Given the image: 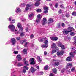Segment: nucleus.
<instances>
[{
  "label": "nucleus",
  "mask_w": 76,
  "mask_h": 76,
  "mask_svg": "<svg viewBox=\"0 0 76 76\" xmlns=\"http://www.w3.org/2000/svg\"><path fill=\"white\" fill-rule=\"evenodd\" d=\"M38 40L40 42H42L44 41V43L45 44H48V39L46 38H42L41 39L40 38H39L38 39Z\"/></svg>",
  "instance_id": "obj_3"
},
{
  "label": "nucleus",
  "mask_w": 76,
  "mask_h": 76,
  "mask_svg": "<svg viewBox=\"0 0 76 76\" xmlns=\"http://www.w3.org/2000/svg\"><path fill=\"white\" fill-rule=\"evenodd\" d=\"M48 47V45L47 44L41 46V47L42 48H47Z\"/></svg>",
  "instance_id": "obj_20"
},
{
  "label": "nucleus",
  "mask_w": 76,
  "mask_h": 76,
  "mask_svg": "<svg viewBox=\"0 0 76 76\" xmlns=\"http://www.w3.org/2000/svg\"><path fill=\"white\" fill-rule=\"evenodd\" d=\"M66 60L67 61H71V58L69 57H68L66 58Z\"/></svg>",
  "instance_id": "obj_32"
},
{
  "label": "nucleus",
  "mask_w": 76,
  "mask_h": 76,
  "mask_svg": "<svg viewBox=\"0 0 76 76\" xmlns=\"http://www.w3.org/2000/svg\"><path fill=\"white\" fill-rule=\"evenodd\" d=\"M48 66L47 65L45 66L44 67V70H48Z\"/></svg>",
  "instance_id": "obj_29"
},
{
  "label": "nucleus",
  "mask_w": 76,
  "mask_h": 76,
  "mask_svg": "<svg viewBox=\"0 0 76 76\" xmlns=\"http://www.w3.org/2000/svg\"><path fill=\"white\" fill-rule=\"evenodd\" d=\"M47 19H46V18H43V20L42 21V23L43 25H45V23H47Z\"/></svg>",
  "instance_id": "obj_11"
},
{
  "label": "nucleus",
  "mask_w": 76,
  "mask_h": 76,
  "mask_svg": "<svg viewBox=\"0 0 76 76\" xmlns=\"http://www.w3.org/2000/svg\"><path fill=\"white\" fill-rule=\"evenodd\" d=\"M40 73H41V75H43V74H44V73L42 72H40Z\"/></svg>",
  "instance_id": "obj_63"
},
{
  "label": "nucleus",
  "mask_w": 76,
  "mask_h": 76,
  "mask_svg": "<svg viewBox=\"0 0 76 76\" xmlns=\"http://www.w3.org/2000/svg\"><path fill=\"white\" fill-rule=\"evenodd\" d=\"M53 22V19L50 18L48 20V23H51V22Z\"/></svg>",
  "instance_id": "obj_22"
},
{
  "label": "nucleus",
  "mask_w": 76,
  "mask_h": 76,
  "mask_svg": "<svg viewBox=\"0 0 76 76\" xmlns=\"http://www.w3.org/2000/svg\"><path fill=\"white\" fill-rule=\"evenodd\" d=\"M65 71V69H63L61 71V72L62 73H63Z\"/></svg>",
  "instance_id": "obj_57"
},
{
  "label": "nucleus",
  "mask_w": 76,
  "mask_h": 76,
  "mask_svg": "<svg viewBox=\"0 0 76 76\" xmlns=\"http://www.w3.org/2000/svg\"><path fill=\"white\" fill-rule=\"evenodd\" d=\"M61 13H62L61 10H59V11H58V13H59V14H61Z\"/></svg>",
  "instance_id": "obj_51"
},
{
  "label": "nucleus",
  "mask_w": 76,
  "mask_h": 76,
  "mask_svg": "<svg viewBox=\"0 0 76 76\" xmlns=\"http://www.w3.org/2000/svg\"><path fill=\"white\" fill-rule=\"evenodd\" d=\"M67 69H66V73H67V74L69 73H70V69H68L67 68V67H66Z\"/></svg>",
  "instance_id": "obj_31"
},
{
  "label": "nucleus",
  "mask_w": 76,
  "mask_h": 76,
  "mask_svg": "<svg viewBox=\"0 0 76 76\" xmlns=\"http://www.w3.org/2000/svg\"><path fill=\"white\" fill-rule=\"evenodd\" d=\"M33 16H34V14H33L28 15V18H32Z\"/></svg>",
  "instance_id": "obj_26"
},
{
  "label": "nucleus",
  "mask_w": 76,
  "mask_h": 76,
  "mask_svg": "<svg viewBox=\"0 0 76 76\" xmlns=\"http://www.w3.org/2000/svg\"><path fill=\"white\" fill-rule=\"evenodd\" d=\"M25 33L24 32H22L20 34V37H23V36H24L25 35Z\"/></svg>",
  "instance_id": "obj_30"
},
{
  "label": "nucleus",
  "mask_w": 76,
  "mask_h": 76,
  "mask_svg": "<svg viewBox=\"0 0 76 76\" xmlns=\"http://www.w3.org/2000/svg\"><path fill=\"white\" fill-rule=\"evenodd\" d=\"M49 5L50 6L51 8H52V9H53V10H54V9H53V6L52 5V4L50 3L49 4Z\"/></svg>",
  "instance_id": "obj_42"
},
{
  "label": "nucleus",
  "mask_w": 76,
  "mask_h": 76,
  "mask_svg": "<svg viewBox=\"0 0 76 76\" xmlns=\"http://www.w3.org/2000/svg\"><path fill=\"white\" fill-rule=\"evenodd\" d=\"M59 64L60 63L58 62H56L55 63L54 65L55 66H58L59 65Z\"/></svg>",
  "instance_id": "obj_28"
},
{
  "label": "nucleus",
  "mask_w": 76,
  "mask_h": 76,
  "mask_svg": "<svg viewBox=\"0 0 76 76\" xmlns=\"http://www.w3.org/2000/svg\"><path fill=\"white\" fill-rule=\"evenodd\" d=\"M15 12L17 13H20V12H21V10L20 8L17 7L16 9Z\"/></svg>",
  "instance_id": "obj_13"
},
{
  "label": "nucleus",
  "mask_w": 76,
  "mask_h": 76,
  "mask_svg": "<svg viewBox=\"0 0 76 76\" xmlns=\"http://www.w3.org/2000/svg\"><path fill=\"white\" fill-rule=\"evenodd\" d=\"M66 38L68 39H71V37H69V36H66Z\"/></svg>",
  "instance_id": "obj_46"
},
{
  "label": "nucleus",
  "mask_w": 76,
  "mask_h": 76,
  "mask_svg": "<svg viewBox=\"0 0 76 76\" xmlns=\"http://www.w3.org/2000/svg\"><path fill=\"white\" fill-rule=\"evenodd\" d=\"M34 38V36L33 34H31L30 36V38L32 39V38Z\"/></svg>",
  "instance_id": "obj_48"
},
{
  "label": "nucleus",
  "mask_w": 76,
  "mask_h": 76,
  "mask_svg": "<svg viewBox=\"0 0 76 76\" xmlns=\"http://www.w3.org/2000/svg\"><path fill=\"white\" fill-rule=\"evenodd\" d=\"M70 35L71 36H75V33L74 32H72L70 33Z\"/></svg>",
  "instance_id": "obj_25"
},
{
  "label": "nucleus",
  "mask_w": 76,
  "mask_h": 76,
  "mask_svg": "<svg viewBox=\"0 0 76 76\" xmlns=\"http://www.w3.org/2000/svg\"><path fill=\"white\" fill-rule=\"evenodd\" d=\"M17 40V41H19V39H20V38L19 37H17L16 38Z\"/></svg>",
  "instance_id": "obj_61"
},
{
  "label": "nucleus",
  "mask_w": 76,
  "mask_h": 76,
  "mask_svg": "<svg viewBox=\"0 0 76 76\" xmlns=\"http://www.w3.org/2000/svg\"><path fill=\"white\" fill-rule=\"evenodd\" d=\"M17 58L18 59V61H20L22 60V58H21V56H20V55H18L17 56Z\"/></svg>",
  "instance_id": "obj_16"
},
{
  "label": "nucleus",
  "mask_w": 76,
  "mask_h": 76,
  "mask_svg": "<svg viewBox=\"0 0 76 76\" xmlns=\"http://www.w3.org/2000/svg\"><path fill=\"white\" fill-rule=\"evenodd\" d=\"M26 40H21L20 41V43L21 44H23V42H26Z\"/></svg>",
  "instance_id": "obj_33"
},
{
  "label": "nucleus",
  "mask_w": 76,
  "mask_h": 76,
  "mask_svg": "<svg viewBox=\"0 0 76 76\" xmlns=\"http://www.w3.org/2000/svg\"><path fill=\"white\" fill-rule=\"evenodd\" d=\"M8 28L10 29L11 32H13L15 31H17V30L15 29V26L13 24L9 25Z\"/></svg>",
  "instance_id": "obj_2"
},
{
  "label": "nucleus",
  "mask_w": 76,
  "mask_h": 76,
  "mask_svg": "<svg viewBox=\"0 0 76 76\" xmlns=\"http://www.w3.org/2000/svg\"><path fill=\"white\" fill-rule=\"evenodd\" d=\"M26 32H29V28H28V27H26Z\"/></svg>",
  "instance_id": "obj_47"
},
{
  "label": "nucleus",
  "mask_w": 76,
  "mask_h": 76,
  "mask_svg": "<svg viewBox=\"0 0 76 76\" xmlns=\"http://www.w3.org/2000/svg\"><path fill=\"white\" fill-rule=\"evenodd\" d=\"M61 25L62 27H63V28H64V27H66V26L65 25V24L63 23H61Z\"/></svg>",
  "instance_id": "obj_41"
},
{
  "label": "nucleus",
  "mask_w": 76,
  "mask_h": 76,
  "mask_svg": "<svg viewBox=\"0 0 76 76\" xmlns=\"http://www.w3.org/2000/svg\"><path fill=\"white\" fill-rule=\"evenodd\" d=\"M17 27L18 28H19L20 31H22L23 30V28L22 27V25L21 23H18L17 24Z\"/></svg>",
  "instance_id": "obj_5"
},
{
  "label": "nucleus",
  "mask_w": 76,
  "mask_h": 76,
  "mask_svg": "<svg viewBox=\"0 0 76 76\" xmlns=\"http://www.w3.org/2000/svg\"><path fill=\"white\" fill-rule=\"evenodd\" d=\"M10 42L11 43H12V45H15L16 44V40L15 38H12L11 39Z\"/></svg>",
  "instance_id": "obj_7"
},
{
  "label": "nucleus",
  "mask_w": 76,
  "mask_h": 76,
  "mask_svg": "<svg viewBox=\"0 0 76 76\" xmlns=\"http://www.w3.org/2000/svg\"><path fill=\"white\" fill-rule=\"evenodd\" d=\"M64 53V52L63 50H61L60 52H57V54L58 56H60V55H63Z\"/></svg>",
  "instance_id": "obj_14"
},
{
  "label": "nucleus",
  "mask_w": 76,
  "mask_h": 76,
  "mask_svg": "<svg viewBox=\"0 0 76 76\" xmlns=\"http://www.w3.org/2000/svg\"><path fill=\"white\" fill-rule=\"evenodd\" d=\"M36 11L37 12H41V9H38L36 10Z\"/></svg>",
  "instance_id": "obj_38"
},
{
  "label": "nucleus",
  "mask_w": 76,
  "mask_h": 76,
  "mask_svg": "<svg viewBox=\"0 0 76 76\" xmlns=\"http://www.w3.org/2000/svg\"><path fill=\"white\" fill-rule=\"evenodd\" d=\"M31 71L32 73H34V72L36 70L34 68V67H31Z\"/></svg>",
  "instance_id": "obj_21"
},
{
  "label": "nucleus",
  "mask_w": 76,
  "mask_h": 76,
  "mask_svg": "<svg viewBox=\"0 0 76 76\" xmlns=\"http://www.w3.org/2000/svg\"><path fill=\"white\" fill-rule=\"evenodd\" d=\"M75 68H73L71 69V70L72 72H74V71H75Z\"/></svg>",
  "instance_id": "obj_49"
},
{
  "label": "nucleus",
  "mask_w": 76,
  "mask_h": 76,
  "mask_svg": "<svg viewBox=\"0 0 76 76\" xmlns=\"http://www.w3.org/2000/svg\"><path fill=\"white\" fill-rule=\"evenodd\" d=\"M44 55H47V52L46 51H45L44 52Z\"/></svg>",
  "instance_id": "obj_59"
},
{
  "label": "nucleus",
  "mask_w": 76,
  "mask_h": 76,
  "mask_svg": "<svg viewBox=\"0 0 76 76\" xmlns=\"http://www.w3.org/2000/svg\"><path fill=\"white\" fill-rule=\"evenodd\" d=\"M58 3H56L55 5V7H56V8H57V7H58Z\"/></svg>",
  "instance_id": "obj_40"
},
{
  "label": "nucleus",
  "mask_w": 76,
  "mask_h": 76,
  "mask_svg": "<svg viewBox=\"0 0 76 76\" xmlns=\"http://www.w3.org/2000/svg\"><path fill=\"white\" fill-rule=\"evenodd\" d=\"M56 52V50H52L51 52V54H54V53Z\"/></svg>",
  "instance_id": "obj_43"
},
{
  "label": "nucleus",
  "mask_w": 76,
  "mask_h": 76,
  "mask_svg": "<svg viewBox=\"0 0 76 76\" xmlns=\"http://www.w3.org/2000/svg\"><path fill=\"white\" fill-rule=\"evenodd\" d=\"M21 5L22 6H25V3H23L21 4Z\"/></svg>",
  "instance_id": "obj_58"
},
{
  "label": "nucleus",
  "mask_w": 76,
  "mask_h": 76,
  "mask_svg": "<svg viewBox=\"0 0 76 76\" xmlns=\"http://www.w3.org/2000/svg\"><path fill=\"white\" fill-rule=\"evenodd\" d=\"M50 76H54V75L52 73H50L49 75Z\"/></svg>",
  "instance_id": "obj_50"
},
{
  "label": "nucleus",
  "mask_w": 76,
  "mask_h": 76,
  "mask_svg": "<svg viewBox=\"0 0 76 76\" xmlns=\"http://www.w3.org/2000/svg\"><path fill=\"white\" fill-rule=\"evenodd\" d=\"M67 66L68 67H69L70 68H71L72 67V64L71 63H69L67 64Z\"/></svg>",
  "instance_id": "obj_24"
},
{
  "label": "nucleus",
  "mask_w": 76,
  "mask_h": 76,
  "mask_svg": "<svg viewBox=\"0 0 76 76\" xmlns=\"http://www.w3.org/2000/svg\"><path fill=\"white\" fill-rule=\"evenodd\" d=\"M14 54H18V52L17 51H15L14 52Z\"/></svg>",
  "instance_id": "obj_55"
},
{
  "label": "nucleus",
  "mask_w": 76,
  "mask_h": 76,
  "mask_svg": "<svg viewBox=\"0 0 76 76\" xmlns=\"http://www.w3.org/2000/svg\"><path fill=\"white\" fill-rule=\"evenodd\" d=\"M26 20L25 19H22V22H26Z\"/></svg>",
  "instance_id": "obj_52"
},
{
  "label": "nucleus",
  "mask_w": 76,
  "mask_h": 76,
  "mask_svg": "<svg viewBox=\"0 0 76 76\" xmlns=\"http://www.w3.org/2000/svg\"><path fill=\"white\" fill-rule=\"evenodd\" d=\"M73 16H76V12H74L72 14Z\"/></svg>",
  "instance_id": "obj_45"
},
{
  "label": "nucleus",
  "mask_w": 76,
  "mask_h": 76,
  "mask_svg": "<svg viewBox=\"0 0 76 76\" xmlns=\"http://www.w3.org/2000/svg\"><path fill=\"white\" fill-rule=\"evenodd\" d=\"M50 38L52 41H57L58 38L57 37H50Z\"/></svg>",
  "instance_id": "obj_12"
},
{
  "label": "nucleus",
  "mask_w": 76,
  "mask_h": 76,
  "mask_svg": "<svg viewBox=\"0 0 76 76\" xmlns=\"http://www.w3.org/2000/svg\"><path fill=\"white\" fill-rule=\"evenodd\" d=\"M36 2L35 3L34 5L35 6H38L40 4L39 1H40V0H36Z\"/></svg>",
  "instance_id": "obj_10"
},
{
  "label": "nucleus",
  "mask_w": 76,
  "mask_h": 76,
  "mask_svg": "<svg viewBox=\"0 0 76 76\" xmlns=\"http://www.w3.org/2000/svg\"><path fill=\"white\" fill-rule=\"evenodd\" d=\"M56 46V44L55 43H53L52 45V47L53 48H54V47Z\"/></svg>",
  "instance_id": "obj_56"
},
{
  "label": "nucleus",
  "mask_w": 76,
  "mask_h": 76,
  "mask_svg": "<svg viewBox=\"0 0 76 76\" xmlns=\"http://www.w3.org/2000/svg\"><path fill=\"white\" fill-rule=\"evenodd\" d=\"M23 65L22 64L20 63H18L17 64V66L18 67H21V66H22Z\"/></svg>",
  "instance_id": "obj_27"
},
{
  "label": "nucleus",
  "mask_w": 76,
  "mask_h": 76,
  "mask_svg": "<svg viewBox=\"0 0 76 76\" xmlns=\"http://www.w3.org/2000/svg\"><path fill=\"white\" fill-rule=\"evenodd\" d=\"M44 10V13H48V7H45L43 8Z\"/></svg>",
  "instance_id": "obj_9"
},
{
  "label": "nucleus",
  "mask_w": 76,
  "mask_h": 76,
  "mask_svg": "<svg viewBox=\"0 0 76 76\" xmlns=\"http://www.w3.org/2000/svg\"><path fill=\"white\" fill-rule=\"evenodd\" d=\"M29 61H31L30 64H34L35 62V59L33 58H31L29 60Z\"/></svg>",
  "instance_id": "obj_6"
},
{
  "label": "nucleus",
  "mask_w": 76,
  "mask_h": 76,
  "mask_svg": "<svg viewBox=\"0 0 76 76\" xmlns=\"http://www.w3.org/2000/svg\"><path fill=\"white\" fill-rule=\"evenodd\" d=\"M74 44L75 45H76V40H75V41H74Z\"/></svg>",
  "instance_id": "obj_64"
},
{
  "label": "nucleus",
  "mask_w": 76,
  "mask_h": 76,
  "mask_svg": "<svg viewBox=\"0 0 76 76\" xmlns=\"http://www.w3.org/2000/svg\"><path fill=\"white\" fill-rule=\"evenodd\" d=\"M15 22V20L14 19H12V22H10V23H14Z\"/></svg>",
  "instance_id": "obj_37"
},
{
  "label": "nucleus",
  "mask_w": 76,
  "mask_h": 76,
  "mask_svg": "<svg viewBox=\"0 0 76 76\" xmlns=\"http://www.w3.org/2000/svg\"><path fill=\"white\" fill-rule=\"evenodd\" d=\"M12 17H10L9 18V21H11V20H12Z\"/></svg>",
  "instance_id": "obj_53"
},
{
  "label": "nucleus",
  "mask_w": 76,
  "mask_h": 76,
  "mask_svg": "<svg viewBox=\"0 0 76 76\" xmlns=\"http://www.w3.org/2000/svg\"><path fill=\"white\" fill-rule=\"evenodd\" d=\"M26 70L24 69L23 70L22 72L23 73H26Z\"/></svg>",
  "instance_id": "obj_54"
},
{
  "label": "nucleus",
  "mask_w": 76,
  "mask_h": 76,
  "mask_svg": "<svg viewBox=\"0 0 76 76\" xmlns=\"http://www.w3.org/2000/svg\"><path fill=\"white\" fill-rule=\"evenodd\" d=\"M73 53H74V54H76V50H75V51L73 52V53L72 52H71L70 53V55L71 57H74Z\"/></svg>",
  "instance_id": "obj_17"
},
{
  "label": "nucleus",
  "mask_w": 76,
  "mask_h": 76,
  "mask_svg": "<svg viewBox=\"0 0 76 76\" xmlns=\"http://www.w3.org/2000/svg\"><path fill=\"white\" fill-rule=\"evenodd\" d=\"M57 27L58 28H60V23H58Z\"/></svg>",
  "instance_id": "obj_39"
},
{
  "label": "nucleus",
  "mask_w": 76,
  "mask_h": 76,
  "mask_svg": "<svg viewBox=\"0 0 76 76\" xmlns=\"http://www.w3.org/2000/svg\"><path fill=\"white\" fill-rule=\"evenodd\" d=\"M73 39H74V40H76V36H75L74 37Z\"/></svg>",
  "instance_id": "obj_62"
},
{
  "label": "nucleus",
  "mask_w": 76,
  "mask_h": 76,
  "mask_svg": "<svg viewBox=\"0 0 76 76\" xmlns=\"http://www.w3.org/2000/svg\"><path fill=\"white\" fill-rule=\"evenodd\" d=\"M65 16L66 17H67V18H69V17L70 16V15L69 13H66V14L65 15Z\"/></svg>",
  "instance_id": "obj_44"
},
{
  "label": "nucleus",
  "mask_w": 76,
  "mask_h": 76,
  "mask_svg": "<svg viewBox=\"0 0 76 76\" xmlns=\"http://www.w3.org/2000/svg\"><path fill=\"white\" fill-rule=\"evenodd\" d=\"M24 69H26V70H28L29 69L28 67H27V66H24L23 67Z\"/></svg>",
  "instance_id": "obj_36"
},
{
  "label": "nucleus",
  "mask_w": 76,
  "mask_h": 76,
  "mask_svg": "<svg viewBox=\"0 0 76 76\" xmlns=\"http://www.w3.org/2000/svg\"><path fill=\"white\" fill-rule=\"evenodd\" d=\"M68 29L69 30L67 31L66 29H64L63 31V34H68L69 32H72L73 30V28L71 27H68Z\"/></svg>",
  "instance_id": "obj_1"
},
{
  "label": "nucleus",
  "mask_w": 76,
  "mask_h": 76,
  "mask_svg": "<svg viewBox=\"0 0 76 76\" xmlns=\"http://www.w3.org/2000/svg\"><path fill=\"white\" fill-rule=\"evenodd\" d=\"M23 53H24L25 54H26L27 53L26 49H24L23 50Z\"/></svg>",
  "instance_id": "obj_35"
},
{
  "label": "nucleus",
  "mask_w": 76,
  "mask_h": 76,
  "mask_svg": "<svg viewBox=\"0 0 76 76\" xmlns=\"http://www.w3.org/2000/svg\"><path fill=\"white\" fill-rule=\"evenodd\" d=\"M52 72H53L55 74H56L57 73V69L54 68L52 70Z\"/></svg>",
  "instance_id": "obj_23"
},
{
  "label": "nucleus",
  "mask_w": 76,
  "mask_h": 76,
  "mask_svg": "<svg viewBox=\"0 0 76 76\" xmlns=\"http://www.w3.org/2000/svg\"><path fill=\"white\" fill-rule=\"evenodd\" d=\"M37 60L39 63H42V60L41 59V58L39 56L37 57Z\"/></svg>",
  "instance_id": "obj_15"
},
{
  "label": "nucleus",
  "mask_w": 76,
  "mask_h": 76,
  "mask_svg": "<svg viewBox=\"0 0 76 76\" xmlns=\"http://www.w3.org/2000/svg\"><path fill=\"white\" fill-rule=\"evenodd\" d=\"M24 65L26 66H29V63H28V62L27 61H24Z\"/></svg>",
  "instance_id": "obj_18"
},
{
  "label": "nucleus",
  "mask_w": 76,
  "mask_h": 76,
  "mask_svg": "<svg viewBox=\"0 0 76 76\" xmlns=\"http://www.w3.org/2000/svg\"><path fill=\"white\" fill-rule=\"evenodd\" d=\"M32 5L31 4V3L30 4H27L26 5V7L25 8V10H24L25 12H26L27 11H28L29 10V9H30V8Z\"/></svg>",
  "instance_id": "obj_4"
},
{
  "label": "nucleus",
  "mask_w": 76,
  "mask_h": 76,
  "mask_svg": "<svg viewBox=\"0 0 76 76\" xmlns=\"http://www.w3.org/2000/svg\"><path fill=\"white\" fill-rule=\"evenodd\" d=\"M37 19H36V22L37 23H38L40 22V19H41V15L40 14H39L37 16Z\"/></svg>",
  "instance_id": "obj_8"
},
{
  "label": "nucleus",
  "mask_w": 76,
  "mask_h": 76,
  "mask_svg": "<svg viewBox=\"0 0 76 76\" xmlns=\"http://www.w3.org/2000/svg\"><path fill=\"white\" fill-rule=\"evenodd\" d=\"M59 46H60V47L62 49V50H64V49H65V47H64V45H61V44H60L58 45Z\"/></svg>",
  "instance_id": "obj_19"
},
{
  "label": "nucleus",
  "mask_w": 76,
  "mask_h": 76,
  "mask_svg": "<svg viewBox=\"0 0 76 76\" xmlns=\"http://www.w3.org/2000/svg\"><path fill=\"white\" fill-rule=\"evenodd\" d=\"M29 44V42H26L25 43V45H24V47H27V45Z\"/></svg>",
  "instance_id": "obj_34"
},
{
  "label": "nucleus",
  "mask_w": 76,
  "mask_h": 76,
  "mask_svg": "<svg viewBox=\"0 0 76 76\" xmlns=\"http://www.w3.org/2000/svg\"><path fill=\"white\" fill-rule=\"evenodd\" d=\"M60 7H61V8H63V7H63V5H60Z\"/></svg>",
  "instance_id": "obj_60"
}]
</instances>
